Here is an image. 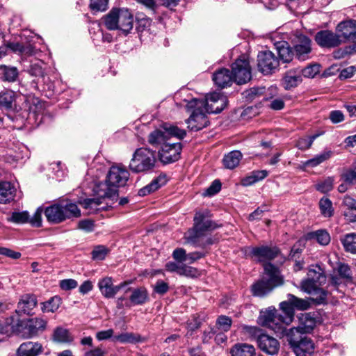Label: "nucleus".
<instances>
[{"mask_svg": "<svg viewBox=\"0 0 356 356\" xmlns=\"http://www.w3.org/2000/svg\"><path fill=\"white\" fill-rule=\"evenodd\" d=\"M129 172L120 165H112L106 175L105 182L95 184L93 191L99 197H108L111 200L118 197V188L124 186L129 180Z\"/></svg>", "mask_w": 356, "mask_h": 356, "instance_id": "f257e3e1", "label": "nucleus"}, {"mask_svg": "<svg viewBox=\"0 0 356 356\" xmlns=\"http://www.w3.org/2000/svg\"><path fill=\"white\" fill-rule=\"evenodd\" d=\"M46 325L47 322L42 318H34L20 321L10 316L1 325V334L10 337L16 334L23 339H30L36 336L39 332L43 331Z\"/></svg>", "mask_w": 356, "mask_h": 356, "instance_id": "f03ea898", "label": "nucleus"}, {"mask_svg": "<svg viewBox=\"0 0 356 356\" xmlns=\"http://www.w3.org/2000/svg\"><path fill=\"white\" fill-rule=\"evenodd\" d=\"M326 282L324 270L318 265L311 266L308 269L307 277L302 280L301 289L311 296L316 305L325 304L328 293L321 286Z\"/></svg>", "mask_w": 356, "mask_h": 356, "instance_id": "7ed1b4c3", "label": "nucleus"}, {"mask_svg": "<svg viewBox=\"0 0 356 356\" xmlns=\"http://www.w3.org/2000/svg\"><path fill=\"white\" fill-rule=\"evenodd\" d=\"M264 271L267 277H263L252 285L251 291L254 296L264 297L271 292L274 288L283 284V278L280 270L272 264H266Z\"/></svg>", "mask_w": 356, "mask_h": 356, "instance_id": "20e7f679", "label": "nucleus"}, {"mask_svg": "<svg viewBox=\"0 0 356 356\" xmlns=\"http://www.w3.org/2000/svg\"><path fill=\"white\" fill-rule=\"evenodd\" d=\"M134 16L128 9L113 8L104 18L106 27L127 35L134 27Z\"/></svg>", "mask_w": 356, "mask_h": 356, "instance_id": "39448f33", "label": "nucleus"}, {"mask_svg": "<svg viewBox=\"0 0 356 356\" xmlns=\"http://www.w3.org/2000/svg\"><path fill=\"white\" fill-rule=\"evenodd\" d=\"M156 163L155 152L149 148L140 147L134 152L129 167L133 172H148L154 169Z\"/></svg>", "mask_w": 356, "mask_h": 356, "instance_id": "423d86ee", "label": "nucleus"}, {"mask_svg": "<svg viewBox=\"0 0 356 356\" xmlns=\"http://www.w3.org/2000/svg\"><path fill=\"white\" fill-rule=\"evenodd\" d=\"M193 227L185 234V238L188 243L197 244L200 237L207 231L214 229L216 226L209 219V211H197L194 216Z\"/></svg>", "mask_w": 356, "mask_h": 356, "instance_id": "0eeeda50", "label": "nucleus"}, {"mask_svg": "<svg viewBox=\"0 0 356 356\" xmlns=\"http://www.w3.org/2000/svg\"><path fill=\"white\" fill-rule=\"evenodd\" d=\"M186 135L185 130L181 129L177 126L165 124L161 129H156L149 134L148 142L153 146L161 145L162 147L165 144H169L168 140L171 137L182 139Z\"/></svg>", "mask_w": 356, "mask_h": 356, "instance_id": "6e6552de", "label": "nucleus"}, {"mask_svg": "<svg viewBox=\"0 0 356 356\" xmlns=\"http://www.w3.org/2000/svg\"><path fill=\"white\" fill-rule=\"evenodd\" d=\"M203 107L207 113H220L227 104V99L220 92H213L207 95L205 99H193L187 104L188 107H193L192 104Z\"/></svg>", "mask_w": 356, "mask_h": 356, "instance_id": "1a4fd4ad", "label": "nucleus"}, {"mask_svg": "<svg viewBox=\"0 0 356 356\" xmlns=\"http://www.w3.org/2000/svg\"><path fill=\"white\" fill-rule=\"evenodd\" d=\"M258 323L273 330L278 337L283 336L286 332V327L282 321V314H279L274 307L261 311L258 318Z\"/></svg>", "mask_w": 356, "mask_h": 356, "instance_id": "9d476101", "label": "nucleus"}, {"mask_svg": "<svg viewBox=\"0 0 356 356\" xmlns=\"http://www.w3.org/2000/svg\"><path fill=\"white\" fill-rule=\"evenodd\" d=\"M291 40L293 44L295 56L302 61L309 59L312 49L311 39L299 31H295L292 33Z\"/></svg>", "mask_w": 356, "mask_h": 356, "instance_id": "9b49d317", "label": "nucleus"}, {"mask_svg": "<svg viewBox=\"0 0 356 356\" xmlns=\"http://www.w3.org/2000/svg\"><path fill=\"white\" fill-rule=\"evenodd\" d=\"M17 97L12 90H6L1 94V108L3 107L8 112L6 118H1V123H4L6 120L14 121L19 116L17 113L21 108L17 105Z\"/></svg>", "mask_w": 356, "mask_h": 356, "instance_id": "f8f14e48", "label": "nucleus"}, {"mask_svg": "<svg viewBox=\"0 0 356 356\" xmlns=\"http://www.w3.org/2000/svg\"><path fill=\"white\" fill-rule=\"evenodd\" d=\"M232 75L237 84L246 83L251 79V67L248 59L241 56L232 64Z\"/></svg>", "mask_w": 356, "mask_h": 356, "instance_id": "ddd939ff", "label": "nucleus"}, {"mask_svg": "<svg viewBox=\"0 0 356 356\" xmlns=\"http://www.w3.org/2000/svg\"><path fill=\"white\" fill-rule=\"evenodd\" d=\"M280 60L277 57L270 51H261L257 56L258 70L264 74L275 73L278 70Z\"/></svg>", "mask_w": 356, "mask_h": 356, "instance_id": "4468645a", "label": "nucleus"}, {"mask_svg": "<svg viewBox=\"0 0 356 356\" xmlns=\"http://www.w3.org/2000/svg\"><path fill=\"white\" fill-rule=\"evenodd\" d=\"M192 104L193 106L190 108H194V110L190 118L186 120V123L189 129L197 131L207 127L209 121L207 115V113L205 112L203 107H200L194 103Z\"/></svg>", "mask_w": 356, "mask_h": 356, "instance_id": "2eb2a0df", "label": "nucleus"}, {"mask_svg": "<svg viewBox=\"0 0 356 356\" xmlns=\"http://www.w3.org/2000/svg\"><path fill=\"white\" fill-rule=\"evenodd\" d=\"M279 253L277 248L268 245L249 247L246 250L247 254L260 262L272 260L277 257Z\"/></svg>", "mask_w": 356, "mask_h": 356, "instance_id": "dca6fc26", "label": "nucleus"}, {"mask_svg": "<svg viewBox=\"0 0 356 356\" xmlns=\"http://www.w3.org/2000/svg\"><path fill=\"white\" fill-rule=\"evenodd\" d=\"M181 149V143L165 144L159 150L160 161L165 164L177 161L180 158Z\"/></svg>", "mask_w": 356, "mask_h": 356, "instance_id": "f3484780", "label": "nucleus"}, {"mask_svg": "<svg viewBox=\"0 0 356 356\" xmlns=\"http://www.w3.org/2000/svg\"><path fill=\"white\" fill-rule=\"evenodd\" d=\"M314 40L319 47L327 49L337 47L342 42L339 35L329 30H323L317 32Z\"/></svg>", "mask_w": 356, "mask_h": 356, "instance_id": "a211bd4d", "label": "nucleus"}, {"mask_svg": "<svg viewBox=\"0 0 356 356\" xmlns=\"http://www.w3.org/2000/svg\"><path fill=\"white\" fill-rule=\"evenodd\" d=\"M257 345L261 351L269 355H276L280 349L279 341L275 338L266 334L259 335Z\"/></svg>", "mask_w": 356, "mask_h": 356, "instance_id": "6ab92c4d", "label": "nucleus"}, {"mask_svg": "<svg viewBox=\"0 0 356 356\" xmlns=\"http://www.w3.org/2000/svg\"><path fill=\"white\" fill-rule=\"evenodd\" d=\"M24 151L26 149L24 145L12 144L11 146L3 150L4 161L11 165H15L19 160L24 158Z\"/></svg>", "mask_w": 356, "mask_h": 356, "instance_id": "aec40b11", "label": "nucleus"}, {"mask_svg": "<svg viewBox=\"0 0 356 356\" xmlns=\"http://www.w3.org/2000/svg\"><path fill=\"white\" fill-rule=\"evenodd\" d=\"M126 283H122L119 285L114 286L113 280L110 277H106L99 280L98 287L102 294L106 298H113L117 293L124 286Z\"/></svg>", "mask_w": 356, "mask_h": 356, "instance_id": "412c9836", "label": "nucleus"}, {"mask_svg": "<svg viewBox=\"0 0 356 356\" xmlns=\"http://www.w3.org/2000/svg\"><path fill=\"white\" fill-rule=\"evenodd\" d=\"M337 32L344 40L356 39V20L350 19L340 22L337 26Z\"/></svg>", "mask_w": 356, "mask_h": 356, "instance_id": "4be33fe9", "label": "nucleus"}, {"mask_svg": "<svg viewBox=\"0 0 356 356\" xmlns=\"http://www.w3.org/2000/svg\"><path fill=\"white\" fill-rule=\"evenodd\" d=\"M44 214L47 220L53 223H60L66 220L65 207L63 206L62 202L47 207Z\"/></svg>", "mask_w": 356, "mask_h": 356, "instance_id": "5701e85b", "label": "nucleus"}, {"mask_svg": "<svg viewBox=\"0 0 356 356\" xmlns=\"http://www.w3.org/2000/svg\"><path fill=\"white\" fill-rule=\"evenodd\" d=\"M298 338H292L291 341L295 344L292 348L296 356H310L314 352V343L310 339L304 337L297 343Z\"/></svg>", "mask_w": 356, "mask_h": 356, "instance_id": "b1692460", "label": "nucleus"}, {"mask_svg": "<svg viewBox=\"0 0 356 356\" xmlns=\"http://www.w3.org/2000/svg\"><path fill=\"white\" fill-rule=\"evenodd\" d=\"M43 348L38 342L26 341L22 343L17 348V356H38L42 353Z\"/></svg>", "mask_w": 356, "mask_h": 356, "instance_id": "393cba45", "label": "nucleus"}, {"mask_svg": "<svg viewBox=\"0 0 356 356\" xmlns=\"http://www.w3.org/2000/svg\"><path fill=\"white\" fill-rule=\"evenodd\" d=\"M37 305L35 296L26 294L22 296L17 305V312L19 314H31Z\"/></svg>", "mask_w": 356, "mask_h": 356, "instance_id": "a878e982", "label": "nucleus"}, {"mask_svg": "<svg viewBox=\"0 0 356 356\" xmlns=\"http://www.w3.org/2000/svg\"><path fill=\"white\" fill-rule=\"evenodd\" d=\"M82 346H88L89 348H83V356H105L106 351L102 347L93 348V340L91 337H86L81 339Z\"/></svg>", "mask_w": 356, "mask_h": 356, "instance_id": "bb28decb", "label": "nucleus"}, {"mask_svg": "<svg viewBox=\"0 0 356 356\" xmlns=\"http://www.w3.org/2000/svg\"><path fill=\"white\" fill-rule=\"evenodd\" d=\"M213 81L216 85L222 88L229 86L234 79L228 69L221 68L213 74Z\"/></svg>", "mask_w": 356, "mask_h": 356, "instance_id": "cd10ccee", "label": "nucleus"}, {"mask_svg": "<svg viewBox=\"0 0 356 356\" xmlns=\"http://www.w3.org/2000/svg\"><path fill=\"white\" fill-rule=\"evenodd\" d=\"M167 181V176L165 174H161L157 177L154 179L149 184L140 189L138 191V195L140 196L147 195L164 186Z\"/></svg>", "mask_w": 356, "mask_h": 356, "instance_id": "c85d7f7f", "label": "nucleus"}, {"mask_svg": "<svg viewBox=\"0 0 356 356\" xmlns=\"http://www.w3.org/2000/svg\"><path fill=\"white\" fill-rule=\"evenodd\" d=\"M6 49H10L15 54H18L24 56H31L34 54L35 49L31 44L24 45L19 42H6L4 44Z\"/></svg>", "mask_w": 356, "mask_h": 356, "instance_id": "c756f323", "label": "nucleus"}, {"mask_svg": "<svg viewBox=\"0 0 356 356\" xmlns=\"http://www.w3.org/2000/svg\"><path fill=\"white\" fill-rule=\"evenodd\" d=\"M282 311V321L285 327L289 325L294 318V308L290 302V296L288 295L287 301L282 302L280 305Z\"/></svg>", "mask_w": 356, "mask_h": 356, "instance_id": "7c9ffc66", "label": "nucleus"}, {"mask_svg": "<svg viewBox=\"0 0 356 356\" xmlns=\"http://www.w3.org/2000/svg\"><path fill=\"white\" fill-rule=\"evenodd\" d=\"M302 81L299 69L289 70L284 76L283 86L286 89H290L296 87Z\"/></svg>", "mask_w": 356, "mask_h": 356, "instance_id": "2f4dec72", "label": "nucleus"}, {"mask_svg": "<svg viewBox=\"0 0 356 356\" xmlns=\"http://www.w3.org/2000/svg\"><path fill=\"white\" fill-rule=\"evenodd\" d=\"M1 204L14 200L16 195V188L11 181H1Z\"/></svg>", "mask_w": 356, "mask_h": 356, "instance_id": "473e14b6", "label": "nucleus"}, {"mask_svg": "<svg viewBox=\"0 0 356 356\" xmlns=\"http://www.w3.org/2000/svg\"><path fill=\"white\" fill-rule=\"evenodd\" d=\"M231 356H254V348L248 343H237L230 350Z\"/></svg>", "mask_w": 356, "mask_h": 356, "instance_id": "72a5a7b5", "label": "nucleus"}, {"mask_svg": "<svg viewBox=\"0 0 356 356\" xmlns=\"http://www.w3.org/2000/svg\"><path fill=\"white\" fill-rule=\"evenodd\" d=\"M242 156L243 155L240 151H232L225 155L223 164L226 168L232 170L238 165Z\"/></svg>", "mask_w": 356, "mask_h": 356, "instance_id": "f704fd0d", "label": "nucleus"}, {"mask_svg": "<svg viewBox=\"0 0 356 356\" xmlns=\"http://www.w3.org/2000/svg\"><path fill=\"white\" fill-rule=\"evenodd\" d=\"M6 214V220L8 222L15 224H24L29 220V213L28 211H13Z\"/></svg>", "mask_w": 356, "mask_h": 356, "instance_id": "c9c22d12", "label": "nucleus"}, {"mask_svg": "<svg viewBox=\"0 0 356 356\" xmlns=\"http://www.w3.org/2000/svg\"><path fill=\"white\" fill-rule=\"evenodd\" d=\"M315 325V319L311 316L310 314H305L300 318V323L297 327L305 334L311 332Z\"/></svg>", "mask_w": 356, "mask_h": 356, "instance_id": "e433bc0d", "label": "nucleus"}, {"mask_svg": "<svg viewBox=\"0 0 356 356\" xmlns=\"http://www.w3.org/2000/svg\"><path fill=\"white\" fill-rule=\"evenodd\" d=\"M277 50L279 58L283 63H289L292 60L294 52H292L287 42H279L277 44Z\"/></svg>", "mask_w": 356, "mask_h": 356, "instance_id": "4c0bfd02", "label": "nucleus"}, {"mask_svg": "<svg viewBox=\"0 0 356 356\" xmlns=\"http://www.w3.org/2000/svg\"><path fill=\"white\" fill-rule=\"evenodd\" d=\"M306 238L308 240L316 241L321 245H327L330 241V234L327 231L323 229L309 232Z\"/></svg>", "mask_w": 356, "mask_h": 356, "instance_id": "58836bf2", "label": "nucleus"}, {"mask_svg": "<svg viewBox=\"0 0 356 356\" xmlns=\"http://www.w3.org/2000/svg\"><path fill=\"white\" fill-rule=\"evenodd\" d=\"M95 194L97 196V197L86 198L79 202L80 204H81L86 209L89 210L90 213L95 212L99 209V207L102 203V199H109L108 197H99L95 193Z\"/></svg>", "mask_w": 356, "mask_h": 356, "instance_id": "ea45409f", "label": "nucleus"}, {"mask_svg": "<svg viewBox=\"0 0 356 356\" xmlns=\"http://www.w3.org/2000/svg\"><path fill=\"white\" fill-rule=\"evenodd\" d=\"M332 154L331 150H325L323 152L316 155L314 158L309 159L303 163L305 167H316L324 161L329 159Z\"/></svg>", "mask_w": 356, "mask_h": 356, "instance_id": "a19ab883", "label": "nucleus"}, {"mask_svg": "<svg viewBox=\"0 0 356 356\" xmlns=\"http://www.w3.org/2000/svg\"><path fill=\"white\" fill-rule=\"evenodd\" d=\"M19 76V71L16 67L1 65V78L8 82H15Z\"/></svg>", "mask_w": 356, "mask_h": 356, "instance_id": "79ce46f5", "label": "nucleus"}, {"mask_svg": "<svg viewBox=\"0 0 356 356\" xmlns=\"http://www.w3.org/2000/svg\"><path fill=\"white\" fill-rule=\"evenodd\" d=\"M53 339L58 343H70L73 341V337L67 329L58 327L54 332Z\"/></svg>", "mask_w": 356, "mask_h": 356, "instance_id": "37998d69", "label": "nucleus"}, {"mask_svg": "<svg viewBox=\"0 0 356 356\" xmlns=\"http://www.w3.org/2000/svg\"><path fill=\"white\" fill-rule=\"evenodd\" d=\"M61 305V298L57 296L51 298L49 300L42 303L41 309L44 313H54L58 310Z\"/></svg>", "mask_w": 356, "mask_h": 356, "instance_id": "c03bdc74", "label": "nucleus"}, {"mask_svg": "<svg viewBox=\"0 0 356 356\" xmlns=\"http://www.w3.org/2000/svg\"><path fill=\"white\" fill-rule=\"evenodd\" d=\"M341 242L346 252L356 254V234H348L341 238Z\"/></svg>", "mask_w": 356, "mask_h": 356, "instance_id": "a18cd8bd", "label": "nucleus"}, {"mask_svg": "<svg viewBox=\"0 0 356 356\" xmlns=\"http://www.w3.org/2000/svg\"><path fill=\"white\" fill-rule=\"evenodd\" d=\"M290 296V302L298 310H307L311 307V302H314L311 299V297L308 299L298 298L294 295L289 294Z\"/></svg>", "mask_w": 356, "mask_h": 356, "instance_id": "49530a36", "label": "nucleus"}, {"mask_svg": "<svg viewBox=\"0 0 356 356\" xmlns=\"http://www.w3.org/2000/svg\"><path fill=\"white\" fill-rule=\"evenodd\" d=\"M130 301L134 305H142L145 302L147 299V293L144 289H135L132 291V293L129 298Z\"/></svg>", "mask_w": 356, "mask_h": 356, "instance_id": "de8ad7c7", "label": "nucleus"}, {"mask_svg": "<svg viewBox=\"0 0 356 356\" xmlns=\"http://www.w3.org/2000/svg\"><path fill=\"white\" fill-rule=\"evenodd\" d=\"M140 336L138 334H135L131 332H125L114 336L113 340L115 341H119L122 343H134L140 341Z\"/></svg>", "mask_w": 356, "mask_h": 356, "instance_id": "09e8293b", "label": "nucleus"}, {"mask_svg": "<svg viewBox=\"0 0 356 356\" xmlns=\"http://www.w3.org/2000/svg\"><path fill=\"white\" fill-rule=\"evenodd\" d=\"M302 332H300V330L296 327H291L289 330H287L286 328V332L284 333V334L283 336H281L280 337H283L284 336L286 337L287 338V341H289L290 346L291 348H293L295 344H293L291 341V339L292 338H298L296 339L297 341V343H298L299 341H300V339H302L304 337H302Z\"/></svg>", "mask_w": 356, "mask_h": 356, "instance_id": "8fccbe9b", "label": "nucleus"}, {"mask_svg": "<svg viewBox=\"0 0 356 356\" xmlns=\"http://www.w3.org/2000/svg\"><path fill=\"white\" fill-rule=\"evenodd\" d=\"M319 207L322 215L325 217H330L333 214L332 202L326 197L321 199Z\"/></svg>", "mask_w": 356, "mask_h": 356, "instance_id": "3c124183", "label": "nucleus"}, {"mask_svg": "<svg viewBox=\"0 0 356 356\" xmlns=\"http://www.w3.org/2000/svg\"><path fill=\"white\" fill-rule=\"evenodd\" d=\"M63 206L65 207V214H66V219L72 217H79L81 215V211L78 209L76 204L72 202H62Z\"/></svg>", "mask_w": 356, "mask_h": 356, "instance_id": "603ef678", "label": "nucleus"}, {"mask_svg": "<svg viewBox=\"0 0 356 356\" xmlns=\"http://www.w3.org/2000/svg\"><path fill=\"white\" fill-rule=\"evenodd\" d=\"M109 250L104 245H97L94 248L91 252L92 259L95 261L104 260Z\"/></svg>", "mask_w": 356, "mask_h": 356, "instance_id": "864d4df0", "label": "nucleus"}, {"mask_svg": "<svg viewBox=\"0 0 356 356\" xmlns=\"http://www.w3.org/2000/svg\"><path fill=\"white\" fill-rule=\"evenodd\" d=\"M319 65L317 64L309 65L303 69H299L300 75L307 78H313L319 72Z\"/></svg>", "mask_w": 356, "mask_h": 356, "instance_id": "5fc2aeb1", "label": "nucleus"}, {"mask_svg": "<svg viewBox=\"0 0 356 356\" xmlns=\"http://www.w3.org/2000/svg\"><path fill=\"white\" fill-rule=\"evenodd\" d=\"M318 134L311 136L308 138H300L297 143H296V147L301 149V150H305L309 149L314 140L318 136Z\"/></svg>", "mask_w": 356, "mask_h": 356, "instance_id": "6e6d98bb", "label": "nucleus"}, {"mask_svg": "<svg viewBox=\"0 0 356 356\" xmlns=\"http://www.w3.org/2000/svg\"><path fill=\"white\" fill-rule=\"evenodd\" d=\"M334 180L332 177H327L325 180L319 182L316 188L318 191L325 193L330 191L333 188Z\"/></svg>", "mask_w": 356, "mask_h": 356, "instance_id": "4d7b16f0", "label": "nucleus"}, {"mask_svg": "<svg viewBox=\"0 0 356 356\" xmlns=\"http://www.w3.org/2000/svg\"><path fill=\"white\" fill-rule=\"evenodd\" d=\"M42 64V63L41 61H37L35 63H31L29 70V74L31 76L36 77L43 76L44 72Z\"/></svg>", "mask_w": 356, "mask_h": 356, "instance_id": "13d9d810", "label": "nucleus"}, {"mask_svg": "<svg viewBox=\"0 0 356 356\" xmlns=\"http://www.w3.org/2000/svg\"><path fill=\"white\" fill-rule=\"evenodd\" d=\"M108 0H90V8L95 11H104L108 6Z\"/></svg>", "mask_w": 356, "mask_h": 356, "instance_id": "bf43d9fd", "label": "nucleus"}, {"mask_svg": "<svg viewBox=\"0 0 356 356\" xmlns=\"http://www.w3.org/2000/svg\"><path fill=\"white\" fill-rule=\"evenodd\" d=\"M232 325V320L226 316H220L217 320V325L219 330L222 331H227Z\"/></svg>", "mask_w": 356, "mask_h": 356, "instance_id": "052dcab7", "label": "nucleus"}, {"mask_svg": "<svg viewBox=\"0 0 356 356\" xmlns=\"http://www.w3.org/2000/svg\"><path fill=\"white\" fill-rule=\"evenodd\" d=\"M43 210L41 207H39L35 211L32 218L29 217V222L32 226L39 227L42 225V213Z\"/></svg>", "mask_w": 356, "mask_h": 356, "instance_id": "680f3d73", "label": "nucleus"}, {"mask_svg": "<svg viewBox=\"0 0 356 356\" xmlns=\"http://www.w3.org/2000/svg\"><path fill=\"white\" fill-rule=\"evenodd\" d=\"M187 254L184 249L177 248L172 252L173 259L178 263L187 262Z\"/></svg>", "mask_w": 356, "mask_h": 356, "instance_id": "e2e57ef3", "label": "nucleus"}, {"mask_svg": "<svg viewBox=\"0 0 356 356\" xmlns=\"http://www.w3.org/2000/svg\"><path fill=\"white\" fill-rule=\"evenodd\" d=\"M342 179L349 184H355L356 183V169H348L345 171L342 175Z\"/></svg>", "mask_w": 356, "mask_h": 356, "instance_id": "0e129e2a", "label": "nucleus"}, {"mask_svg": "<svg viewBox=\"0 0 356 356\" xmlns=\"http://www.w3.org/2000/svg\"><path fill=\"white\" fill-rule=\"evenodd\" d=\"M59 286L63 290L69 291L75 289L78 283L74 279H65L60 281Z\"/></svg>", "mask_w": 356, "mask_h": 356, "instance_id": "69168bd1", "label": "nucleus"}, {"mask_svg": "<svg viewBox=\"0 0 356 356\" xmlns=\"http://www.w3.org/2000/svg\"><path fill=\"white\" fill-rule=\"evenodd\" d=\"M152 24V20L148 17L138 18L137 19V30L139 32H143L149 29Z\"/></svg>", "mask_w": 356, "mask_h": 356, "instance_id": "338daca9", "label": "nucleus"}, {"mask_svg": "<svg viewBox=\"0 0 356 356\" xmlns=\"http://www.w3.org/2000/svg\"><path fill=\"white\" fill-rule=\"evenodd\" d=\"M221 188V183L219 180H215L211 186L206 190L204 195L211 196L216 195Z\"/></svg>", "mask_w": 356, "mask_h": 356, "instance_id": "774afa93", "label": "nucleus"}]
</instances>
